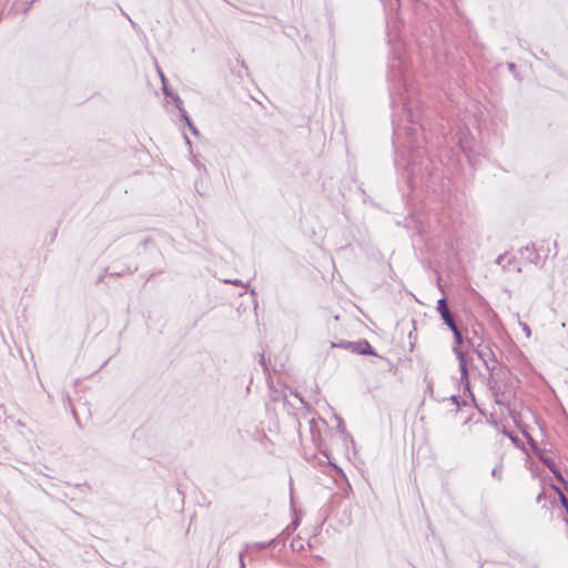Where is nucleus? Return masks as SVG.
<instances>
[{"instance_id": "39448f33", "label": "nucleus", "mask_w": 568, "mask_h": 568, "mask_svg": "<svg viewBox=\"0 0 568 568\" xmlns=\"http://www.w3.org/2000/svg\"><path fill=\"white\" fill-rule=\"evenodd\" d=\"M351 352L361 355L376 356L375 349L366 339L353 342Z\"/></svg>"}, {"instance_id": "6ab92c4d", "label": "nucleus", "mask_w": 568, "mask_h": 568, "mask_svg": "<svg viewBox=\"0 0 568 568\" xmlns=\"http://www.w3.org/2000/svg\"><path fill=\"white\" fill-rule=\"evenodd\" d=\"M449 399L457 406V407H460L462 403H460V399H459V396L457 395H452L449 397Z\"/></svg>"}, {"instance_id": "7ed1b4c3", "label": "nucleus", "mask_w": 568, "mask_h": 568, "mask_svg": "<svg viewBox=\"0 0 568 568\" xmlns=\"http://www.w3.org/2000/svg\"><path fill=\"white\" fill-rule=\"evenodd\" d=\"M479 341L483 342V339L479 337ZM467 344L474 348L477 356L483 361L486 369L490 373H493L496 368L497 364V357L489 345H486L485 347H481V343L476 344L475 339L468 338Z\"/></svg>"}, {"instance_id": "5701e85b", "label": "nucleus", "mask_w": 568, "mask_h": 568, "mask_svg": "<svg viewBox=\"0 0 568 568\" xmlns=\"http://www.w3.org/2000/svg\"><path fill=\"white\" fill-rule=\"evenodd\" d=\"M156 71H158L159 77L161 78V82L165 83L166 82L165 75L158 64H156Z\"/></svg>"}, {"instance_id": "423d86ee", "label": "nucleus", "mask_w": 568, "mask_h": 568, "mask_svg": "<svg viewBox=\"0 0 568 568\" xmlns=\"http://www.w3.org/2000/svg\"><path fill=\"white\" fill-rule=\"evenodd\" d=\"M171 99H172L175 108L180 111V115H181L182 120H187V112L183 108L182 99L175 93L172 94Z\"/></svg>"}, {"instance_id": "0eeeda50", "label": "nucleus", "mask_w": 568, "mask_h": 568, "mask_svg": "<svg viewBox=\"0 0 568 568\" xmlns=\"http://www.w3.org/2000/svg\"><path fill=\"white\" fill-rule=\"evenodd\" d=\"M440 317L449 329L457 327L454 315L452 314L450 311L443 313Z\"/></svg>"}, {"instance_id": "2f4dec72", "label": "nucleus", "mask_w": 568, "mask_h": 568, "mask_svg": "<svg viewBox=\"0 0 568 568\" xmlns=\"http://www.w3.org/2000/svg\"><path fill=\"white\" fill-rule=\"evenodd\" d=\"M471 333H473V337H471V338L474 339V338L478 335V334H477V331H476V329H473V332H471Z\"/></svg>"}, {"instance_id": "b1692460", "label": "nucleus", "mask_w": 568, "mask_h": 568, "mask_svg": "<svg viewBox=\"0 0 568 568\" xmlns=\"http://www.w3.org/2000/svg\"><path fill=\"white\" fill-rule=\"evenodd\" d=\"M393 134H394V136H396L398 139L402 134V128L394 125Z\"/></svg>"}, {"instance_id": "f03ea898", "label": "nucleus", "mask_w": 568, "mask_h": 568, "mask_svg": "<svg viewBox=\"0 0 568 568\" xmlns=\"http://www.w3.org/2000/svg\"><path fill=\"white\" fill-rule=\"evenodd\" d=\"M454 335L455 345L453 346V353L458 359L460 371V382L469 388V372L467 366V359L465 353L460 349V345L464 344V336L459 327L450 329Z\"/></svg>"}, {"instance_id": "7c9ffc66", "label": "nucleus", "mask_w": 568, "mask_h": 568, "mask_svg": "<svg viewBox=\"0 0 568 568\" xmlns=\"http://www.w3.org/2000/svg\"><path fill=\"white\" fill-rule=\"evenodd\" d=\"M184 139H185V143H186L187 145H191V141H190V139H189L186 135H184Z\"/></svg>"}, {"instance_id": "412c9836", "label": "nucleus", "mask_w": 568, "mask_h": 568, "mask_svg": "<svg viewBox=\"0 0 568 568\" xmlns=\"http://www.w3.org/2000/svg\"><path fill=\"white\" fill-rule=\"evenodd\" d=\"M520 326L523 327V331L526 333V336L529 337L531 334L529 326L526 323H521V322H520Z\"/></svg>"}, {"instance_id": "ddd939ff", "label": "nucleus", "mask_w": 568, "mask_h": 568, "mask_svg": "<svg viewBox=\"0 0 568 568\" xmlns=\"http://www.w3.org/2000/svg\"><path fill=\"white\" fill-rule=\"evenodd\" d=\"M491 475L497 478L498 480L501 479L503 477V465L501 464H498L493 470H491Z\"/></svg>"}, {"instance_id": "dca6fc26", "label": "nucleus", "mask_w": 568, "mask_h": 568, "mask_svg": "<svg viewBox=\"0 0 568 568\" xmlns=\"http://www.w3.org/2000/svg\"><path fill=\"white\" fill-rule=\"evenodd\" d=\"M193 165L197 169L199 172H206V168L203 163H201L197 159H193Z\"/></svg>"}, {"instance_id": "6e6552de", "label": "nucleus", "mask_w": 568, "mask_h": 568, "mask_svg": "<svg viewBox=\"0 0 568 568\" xmlns=\"http://www.w3.org/2000/svg\"><path fill=\"white\" fill-rule=\"evenodd\" d=\"M436 310L439 313V315H442L445 312L450 311L448 307V304H447V300L445 297H442L437 301Z\"/></svg>"}, {"instance_id": "20e7f679", "label": "nucleus", "mask_w": 568, "mask_h": 568, "mask_svg": "<svg viewBox=\"0 0 568 568\" xmlns=\"http://www.w3.org/2000/svg\"><path fill=\"white\" fill-rule=\"evenodd\" d=\"M523 434L526 436L529 445L531 446L534 453L538 456L540 462L545 466H547L549 470L554 469L556 467L554 459L545 455V453L538 447L536 440L527 432L524 430Z\"/></svg>"}, {"instance_id": "c756f323", "label": "nucleus", "mask_w": 568, "mask_h": 568, "mask_svg": "<svg viewBox=\"0 0 568 568\" xmlns=\"http://www.w3.org/2000/svg\"><path fill=\"white\" fill-rule=\"evenodd\" d=\"M125 17L129 19V21H130L131 26H132L133 28H135V22H134V21H132V20H131V18H130L128 14H125Z\"/></svg>"}, {"instance_id": "2eb2a0df", "label": "nucleus", "mask_w": 568, "mask_h": 568, "mask_svg": "<svg viewBox=\"0 0 568 568\" xmlns=\"http://www.w3.org/2000/svg\"><path fill=\"white\" fill-rule=\"evenodd\" d=\"M184 122L186 123V125L189 126L190 131L194 135L199 134V130L196 129V126L194 125V123L191 121V119L189 116H187V120H184Z\"/></svg>"}, {"instance_id": "9d476101", "label": "nucleus", "mask_w": 568, "mask_h": 568, "mask_svg": "<svg viewBox=\"0 0 568 568\" xmlns=\"http://www.w3.org/2000/svg\"><path fill=\"white\" fill-rule=\"evenodd\" d=\"M556 491L558 494L559 501H560L561 506L565 508V510H566V513L568 515V499H567V497L564 495V493L559 488H556Z\"/></svg>"}, {"instance_id": "aec40b11", "label": "nucleus", "mask_w": 568, "mask_h": 568, "mask_svg": "<svg viewBox=\"0 0 568 568\" xmlns=\"http://www.w3.org/2000/svg\"><path fill=\"white\" fill-rule=\"evenodd\" d=\"M162 90H163V93H164L166 97H169V98H171V97H172L173 92H171V91L169 90V88H168V85H166V82H165V83H162Z\"/></svg>"}, {"instance_id": "f8f14e48", "label": "nucleus", "mask_w": 568, "mask_h": 568, "mask_svg": "<svg viewBox=\"0 0 568 568\" xmlns=\"http://www.w3.org/2000/svg\"><path fill=\"white\" fill-rule=\"evenodd\" d=\"M275 544H276V538H273V539H271V540H268L266 542H257V544H255V547L258 548V549H265L267 547L275 546Z\"/></svg>"}, {"instance_id": "a211bd4d", "label": "nucleus", "mask_w": 568, "mask_h": 568, "mask_svg": "<svg viewBox=\"0 0 568 568\" xmlns=\"http://www.w3.org/2000/svg\"><path fill=\"white\" fill-rule=\"evenodd\" d=\"M505 258H506V254H500V255L496 258V264L501 265L504 270L506 268V265L504 264V260H505Z\"/></svg>"}, {"instance_id": "c85d7f7f", "label": "nucleus", "mask_w": 568, "mask_h": 568, "mask_svg": "<svg viewBox=\"0 0 568 568\" xmlns=\"http://www.w3.org/2000/svg\"><path fill=\"white\" fill-rule=\"evenodd\" d=\"M32 2H33V1L29 2V3L26 6V8H24V10H23V12H24V13H27V12L29 11V9H30V7H31Z\"/></svg>"}, {"instance_id": "9b49d317", "label": "nucleus", "mask_w": 568, "mask_h": 568, "mask_svg": "<svg viewBox=\"0 0 568 568\" xmlns=\"http://www.w3.org/2000/svg\"><path fill=\"white\" fill-rule=\"evenodd\" d=\"M353 342L342 341L339 343H332V347H338L343 349H352Z\"/></svg>"}, {"instance_id": "cd10ccee", "label": "nucleus", "mask_w": 568, "mask_h": 568, "mask_svg": "<svg viewBox=\"0 0 568 568\" xmlns=\"http://www.w3.org/2000/svg\"><path fill=\"white\" fill-rule=\"evenodd\" d=\"M515 68H516L515 63H513V62H509V63H508V69H509L510 71H514V70H515Z\"/></svg>"}, {"instance_id": "1a4fd4ad", "label": "nucleus", "mask_w": 568, "mask_h": 568, "mask_svg": "<svg viewBox=\"0 0 568 568\" xmlns=\"http://www.w3.org/2000/svg\"><path fill=\"white\" fill-rule=\"evenodd\" d=\"M531 250L534 251V255H535V256H534V258H532V257H529V260H530V262H531V263L537 264V263H538L539 255H538V253H536V251H535V245H534V244H531ZM529 251H530V246H529V245H527V246H525L524 248H521V250H520V253H521V255H524V254H525V252H526V253H529Z\"/></svg>"}, {"instance_id": "bb28decb", "label": "nucleus", "mask_w": 568, "mask_h": 568, "mask_svg": "<svg viewBox=\"0 0 568 568\" xmlns=\"http://www.w3.org/2000/svg\"><path fill=\"white\" fill-rule=\"evenodd\" d=\"M240 568H245V562H244L242 552L240 554Z\"/></svg>"}, {"instance_id": "f257e3e1", "label": "nucleus", "mask_w": 568, "mask_h": 568, "mask_svg": "<svg viewBox=\"0 0 568 568\" xmlns=\"http://www.w3.org/2000/svg\"><path fill=\"white\" fill-rule=\"evenodd\" d=\"M388 69L392 108L400 105L409 122V125L404 128V146L408 152L406 169L408 183L415 184L419 181L428 184L437 175V172L428 170L429 159L424 158V125L418 123L420 111L414 98L415 90L410 80L409 65L404 58L396 57L390 60Z\"/></svg>"}, {"instance_id": "4468645a", "label": "nucleus", "mask_w": 568, "mask_h": 568, "mask_svg": "<svg viewBox=\"0 0 568 568\" xmlns=\"http://www.w3.org/2000/svg\"><path fill=\"white\" fill-rule=\"evenodd\" d=\"M550 471L554 474L556 479H558L560 483H562L565 486H567V481L565 480L562 474L560 473V470L557 467H555Z\"/></svg>"}, {"instance_id": "393cba45", "label": "nucleus", "mask_w": 568, "mask_h": 568, "mask_svg": "<svg viewBox=\"0 0 568 568\" xmlns=\"http://www.w3.org/2000/svg\"><path fill=\"white\" fill-rule=\"evenodd\" d=\"M225 283H231L235 286H244V284L240 280H233V281L226 280Z\"/></svg>"}, {"instance_id": "a878e982", "label": "nucleus", "mask_w": 568, "mask_h": 568, "mask_svg": "<svg viewBox=\"0 0 568 568\" xmlns=\"http://www.w3.org/2000/svg\"><path fill=\"white\" fill-rule=\"evenodd\" d=\"M337 427H338L339 432H342V433H344V432H345V426H344V424H343V420H342V419H339V422H338V426H337Z\"/></svg>"}, {"instance_id": "f3484780", "label": "nucleus", "mask_w": 568, "mask_h": 568, "mask_svg": "<svg viewBox=\"0 0 568 568\" xmlns=\"http://www.w3.org/2000/svg\"><path fill=\"white\" fill-rule=\"evenodd\" d=\"M503 433L515 444H518L519 439L516 435L513 433L507 432L506 429L503 430Z\"/></svg>"}, {"instance_id": "4be33fe9", "label": "nucleus", "mask_w": 568, "mask_h": 568, "mask_svg": "<svg viewBox=\"0 0 568 568\" xmlns=\"http://www.w3.org/2000/svg\"><path fill=\"white\" fill-rule=\"evenodd\" d=\"M156 71H158L159 77L161 78V82L165 83L166 82L165 75L158 64H156Z\"/></svg>"}]
</instances>
